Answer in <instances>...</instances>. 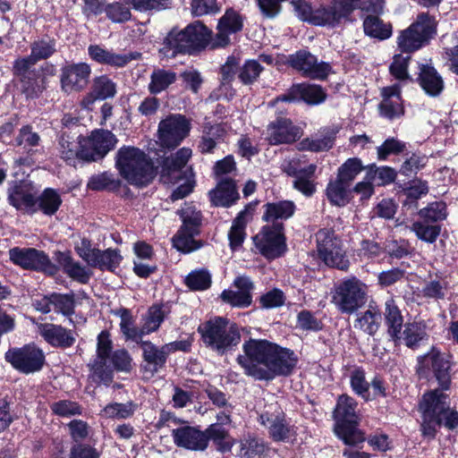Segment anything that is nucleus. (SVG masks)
<instances>
[{"mask_svg":"<svg viewBox=\"0 0 458 458\" xmlns=\"http://www.w3.org/2000/svg\"><path fill=\"white\" fill-rule=\"evenodd\" d=\"M115 165L124 180L139 187L148 185L156 174L150 158L135 147L120 148L116 153Z\"/></svg>","mask_w":458,"mask_h":458,"instance_id":"obj_2","label":"nucleus"},{"mask_svg":"<svg viewBox=\"0 0 458 458\" xmlns=\"http://www.w3.org/2000/svg\"><path fill=\"white\" fill-rule=\"evenodd\" d=\"M55 52V43L53 40H38L31 44L30 56L36 63L50 57Z\"/></svg>","mask_w":458,"mask_h":458,"instance_id":"obj_57","label":"nucleus"},{"mask_svg":"<svg viewBox=\"0 0 458 458\" xmlns=\"http://www.w3.org/2000/svg\"><path fill=\"white\" fill-rule=\"evenodd\" d=\"M91 67L87 63L70 64L61 69L60 83L64 93L80 92L89 83Z\"/></svg>","mask_w":458,"mask_h":458,"instance_id":"obj_19","label":"nucleus"},{"mask_svg":"<svg viewBox=\"0 0 458 458\" xmlns=\"http://www.w3.org/2000/svg\"><path fill=\"white\" fill-rule=\"evenodd\" d=\"M357 405L353 398L342 394L334 411L335 433L348 445H356L365 440L364 434L357 428L360 420Z\"/></svg>","mask_w":458,"mask_h":458,"instance_id":"obj_5","label":"nucleus"},{"mask_svg":"<svg viewBox=\"0 0 458 458\" xmlns=\"http://www.w3.org/2000/svg\"><path fill=\"white\" fill-rule=\"evenodd\" d=\"M90 267H98L101 270L114 271L120 265L123 257L118 250L106 249V250H97Z\"/></svg>","mask_w":458,"mask_h":458,"instance_id":"obj_37","label":"nucleus"},{"mask_svg":"<svg viewBox=\"0 0 458 458\" xmlns=\"http://www.w3.org/2000/svg\"><path fill=\"white\" fill-rule=\"evenodd\" d=\"M264 220L275 222L279 219L283 220L291 217L294 213L295 206L292 201L283 200L267 203L264 206Z\"/></svg>","mask_w":458,"mask_h":458,"instance_id":"obj_39","label":"nucleus"},{"mask_svg":"<svg viewBox=\"0 0 458 458\" xmlns=\"http://www.w3.org/2000/svg\"><path fill=\"white\" fill-rule=\"evenodd\" d=\"M244 354L237 357L245 374L259 380H271L290 374L297 359L289 349L281 348L267 340L250 339L243 346Z\"/></svg>","mask_w":458,"mask_h":458,"instance_id":"obj_1","label":"nucleus"},{"mask_svg":"<svg viewBox=\"0 0 458 458\" xmlns=\"http://www.w3.org/2000/svg\"><path fill=\"white\" fill-rule=\"evenodd\" d=\"M88 54L96 63L113 67H123L131 60L127 55L114 53L97 44L89 46Z\"/></svg>","mask_w":458,"mask_h":458,"instance_id":"obj_30","label":"nucleus"},{"mask_svg":"<svg viewBox=\"0 0 458 458\" xmlns=\"http://www.w3.org/2000/svg\"><path fill=\"white\" fill-rule=\"evenodd\" d=\"M107 361L96 360L91 366L93 379L105 385L110 384L113 380V370L107 365Z\"/></svg>","mask_w":458,"mask_h":458,"instance_id":"obj_59","label":"nucleus"},{"mask_svg":"<svg viewBox=\"0 0 458 458\" xmlns=\"http://www.w3.org/2000/svg\"><path fill=\"white\" fill-rule=\"evenodd\" d=\"M426 337V326L421 322H413L405 325L401 339L408 347L414 348Z\"/></svg>","mask_w":458,"mask_h":458,"instance_id":"obj_48","label":"nucleus"},{"mask_svg":"<svg viewBox=\"0 0 458 458\" xmlns=\"http://www.w3.org/2000/svg\"><path fill=\"white\" fill-rule=\"evenodd\" d=\"M9 201L17 209L27 212L37 210V200L33 194V189L30 183L20 182L14 185L9 192Z\"/></svg>","mask_w":458,"mask_h":458,"instance_id":"obj_28","label":"nucleus"},{"mask_svg":"<svg viewBox=\"0 0 458 458\" xmlns=\"http://www.w3.org/2000/svg\"><path fill=\"white\" fill-rule=\"evenodd\" d=\"M261 65L255 60L247 61L240 70L239 78L244 84L252 83L260 74Z\"/></svg>","mask_w":458,"mask_h":458,"instance_id":"obj_64","label":"nucleus"},{"mask_svg":"<svg viewBox=\"0 0 458 458\" xmlns=\"http://www.w3.org/2000/svg\"><path fill=\"white\" fill-rule=\"evenodd\" d=\"M91 89L100 100H104L115 96L116 84L106 75H101L93 80Z\"/></svg>","mask_w":458,"mask_h":458,"instance_id":"obj_52","label":"nucleus"},{"mask_svg":"<svg viewBox=\"0 0 458 458\" xmlns=\"http://www.w3.org/2000/svg\"><path fill=\"white\" fill-rule=\"evenodd\" d=\"M187 285L193 290H205L210 286L211 276L205 270L193 271L186 277Z\"/></svg>","mask_w":458,"mask_h":458,"instance_id":"obj_60","label":"nucleus"},{"mask_svg":"<svg viewBox=\"0 0 458 458\" xmlns=\"http://www.w3.org/2000/svg\"><path fill=\"white\" fill-rule=\"evenodd\" d=\"M446 399L447 395L438 389L429 391L423 395L420 404L423 416L421 424L423 435L434 437L437 428L442 425L441 413L446 408Z\"/></svg>","mask_w":458,"mask_h":458,"instance_id":"obj_10","label":"nucleus"},{"mask_svg":"<svg viewBox=\"0 0 458 458\" xmlns=\"http://www.w3.org/2000/svg\"><path fill=\"white\" fill-rule=\"evenodd\" d=\"M117 314L121 318L120 328L125 338L127 340L130 339L133 341H138L139 339H140L141 336L143 335L142 329L139 330L136 328L131 312L126 309H123L120 310L117 312Z\"/></svg>","mask_w":458,"mask_h":458,"instance_id":"obj_50","label":"nucleus"},{"mask_svg":"<svg viewBox=\"0 0 458 458\" xmlns=\"http://www.w3.org/2000/svg\"><path fill=\"white\" fill-rule=\"evenodd\" d=\"M363 28L366 35L381 40L392 35L391 25L384 23L377 16H367L363 21Z\"/></svg>","mask_w":458,"mask_h":458,"instance_id":"obj_43","label":"nucleus"},{"mask_svg":"<svg viewBox=\"0 0 458 458\" xmlns=\"http://www.w3.org/2000/svg\"><path fill=\"white\" fill-rule=\"evenodd\" d=\"M36 200L37 209L41 210L47 216L54 215L62 203L60 195L50 188L46 189Z\"/></svg>","mask_w":458,"mask_h":458,"instance_id":"obj_47","label":"nucleus"},{"mask_svg":"<svg viewBox=\"0 0 458 458\" xmlns=\"http://www.w3.org/2000/svg\"><path fill=\"white\" fill-rule=\"evenodd\" d=\"M380 321V311L377 308L369 306L365 312L358 316L354 321V327L373 335L377 331Z\"/></svg>","mask_w":458,"mask_h":458,"instance_id":"obj_41","label":"nucleus"},{"mask_svg":"<svg viewBox=\"0 0 458 458\" xmlns=\"http://www.w3.org/2000/svg\"><path fill=\"white\" fill-rule=\"evenodd\" d=\"M213 41L211 31L202 23L195 22L182 31L170 32L165 38L162 51L165 55L174 56L178 53L204 48L208 44L212 46Z\"/></svg>","mask_w":458,"mask_h":458,"instance_id":"obj_6","label":"nucleus"},{"mask_svg":"<svg viewBox=\"0 0 458 458\" xmlns=\"http://www.w3.org/2000/svg\"><path fill=\"white\" fill-rule=\"evenodd\" d=\"M436 26L434 17L425 13L419 14L417 20L398 36L399 49L407 54L420 49L436 34Z\"/></svg>","mask_w":458,"mask_h":458,"instance_id":"obj_8","label":"nucleus"},{"mask_svg":"<svg viewBox=\"0 0 458 458\" xmlns=\"http://www.w3.org/2000/svg\"><path fill=\"white\" fill-rule=\"evenodd\" d=\"M247 208L241 211L236 218L233 220L231 229L228 233V239L232 250L238 249L243 242L246 233L245 227L247 224L246 219Z\"/></svg>","mask_w":458,"mask_h":458,"instance_id":"obj_45","label":"nucleus"},{"mask_svg":"<svg viewBox=\"0 0 458 458\" xmlns=\"http://www.w3.org/2000/svg\"><path fill=\"white\" fill-rule=\"evenodd\" d=\"M164 317V312L160 307H150L142 328L143 335L156 331L163 322Z\"/></svg>","mask_w":458,"mask_h":458,"instance_id":"obj_63","label":"nucleus"},{"mask_svg":"<svg viewBox=\"0 0 458 458\" xmlns=\"http://www.w3.org/2000/svg\"><path fill=\"white\" fill-rule=\"evenodd\" d=\"M385 318L388 327V334L395 340H401L403 316L397 305L393 299H389L385 303Z\"/></svg>","mask_w":458,"mask_h":458,"instance_id":"obj_36","label":"nucleus"},{"mask_svg":"<svg viewBox=\"0 0 458 458\" xmlns=\"http://www.w3.org/2000/svg\"><path fill=\"white\" fill-rule=\"evenodd\" d=\"M326 195L332 205L344 207L349 203L351 198L350 184L336 177L328 182Z\"/></svg>","mask_w":458,"mask_h":458,"instance_id":"obj_35","label":"nucleus"},{"mask_svg":"<svg viewBox=\"0 0 458 458\" xmlns=\"http://www.w3.org/2000/svg\"><path fill=\"white\" fill-rule=\"evenodd\" d=\"M395 171L388 166L377 167L375 165L369 167L367 179L372 180L377 185H386L395 180Z\"/></svg>","mask_w":458,"mask_h":458,"instance_id":"obj_53","label":"nucleus"},{"mask_svg":"<svg viewBox=\"0 0 458 458\" xmlns=\"http://www.w3.org/2000/svg\"><path fill=\"white\" fill-rule=\"evenodd\" d=\"M288 63L293 69L311 79L323 80L331 72L329 64L325 62L318 63L315 55L305 50L291 55Z\"/></svg>","mask_w":458,"mask_h":458,"instance_id":"obj_20","label":"nucleus"},{"mask_svg":"<svg viewBox=\"0 0 458 458\" xmlns=\"http://www.w3.org/2000/svg\"><path fill=\"white\" fill-rule=\"evenodd\" d=\"M362 170L360 159L349 158L339 167L337 178L350 184Z\"/></svg>","mask_w":458,"mask_h":458,"instance_id":"obj_56","label":"nucleus"},{"mask_svg":"<svg viewBox=\"0 0 458 458\" xmlns=\"http://www.w3.org/2000/svg\"><path fill=\"white\" fill-rule=\"evenodd\" d=\"M367 301V285L356 277L344 280L335 289L332 302L342 313L352 314Z\"/></svg>","mask_w":458,"mask_h":458,"instance_id":"obj_9","label":"nucleus"},{"mask_svg":"<svg viewBox=\"0 0 458 458\" xmlns=\"http://www.w3.org/2000/svg\"><path fill=\"white\" fill-rule=\"evenodd\" d=\"M411 230L419 239L429 243L434 242L440 233V227L438 225H431L424 222L413 223Z\"/></svg>","mask_w":458,"mask_h":458,"instance_id":"obj_58","label":"nucleus"},{"mask_svg":"<svg viewBox=\"0 0 458 458\" xmlns=\"http://www.w3.org/2000/svg\"><path fill=\"white\" fill-rule=\"evenodd\" d=\"M191 148H182L174 155L163 160L160 177L164 183H176L183 180V182L171 195V199L174 201L185 198L194 189L195 181L191 171H182L191 158Z\"/></svg>","mask_w":458,"mask_h":458,"instance_id":"obj_4","label":"nucleus"},{"mask_svg":"<svg viewBox=\"0 0 458 458\" xmlns=\"http://www.w3.org/2000/svg\"><path fill=\"white\" fill-rule=\"evenodd\" d=\"M141 348L144 359V372L148 377H152L165 366L168 354L165 351L164 345L158 348L150 342L142 343Z\"/></svg>","mask_w":458,"mask_h":458,"instance_id":"obj_27","label":"nucleus"},{"mask_svg":"<svg viewBox=\"0 0 458 458\" xmlns=\"http://www.w3.org/2000/svg\"><path fill=\"white\" fill-rule=\"evenodd\" d=\"M317 251L323 262L332 267L345 270L349 267V260L343 250L342 241L334 232L327 229L319 230L316 234Z\"/></svg>","mask_w":458,"mask_h":458,"instance_id":"obj_11","label":"nucleus"},{"mask_svg":"<svg viewBox=\"0 0 458 458\" xmlns=\"http://www.w3.org/2000/svg\"><path fill=\"white\" fill-rule=\"evenodd\" d=\"M9 257L14 264L23 268L41 270L48 274H55L56 271L47 255L42 250L15 247L9 250Z\"/></svg>","mask_w":458,"mask_h":458,"instance_id":"obj_16","label":"nucleus"},{"mask_svg":"<svg viewBox=\"0 0 458 458\" xmlns=\"http://www.w3.org/2000/svg\"><path fill=\"white\" fill-rule=\"evenodd\" d=\"M383 100L379 105L380 113L383 116L394 119L403 114V105L400 97V87L394 84L382 89Z\"/></svg>","mask_w":458,"mask_h":458,"instance_id":"obj_29","label":"nucleus"},{"mask_svg":"<svg viewBox=\"0 0 458 458\" xmlns=\"http://www.w3.org/2000/svg\"><path fill=\"white\" fill-rule=\"evenodd\" d=\"M259 421L268 431L274 441H290L296 436V430L286 420L284 413L281 411H267L259 415Z\"/></svg>","mask_w":458,"mask_h":458,"instance_id":"obj_21","label":"nucleus"},{"mask_svg":"<svg viewBox=\"0 0 458 458\" xmlns=\"http://www.w3.org/2000/svg\"><path fill=\"white\" fill-rule=\"evenodd\" d=\"M292 4L301 20L319 26L335 27L352 13L335 0L330 6H322L317 9H313L307 0H292Z\"/></svg>","mask_w":458,"mask_h":458,"instance_id":"obj_7","label":"nucleus"},{"mask_svg":"<svg viewBox=\"0 0 458 458\" xmlns=\"http://www.w3.org/2000/svg\"><path fill=\"white\" fill-rule=\"evenodd\" d=\"M120 185V180L114 174L107 172L92 176L88 182V187L93 191H114Z\"/></svg>","mask_w":458,"mask_h":458,"instance_id":"obj_49","label":"nucleus"},{"mask_svg":"<svg viewBox=\"0 0 458 458\" xmlns=\"http://www.w3.org/2000/svg\"><path fill=\"white\" fill-rule=\"evenodd\" d=\"M134 411L135 405L132 403H114L106 405L102 410L101 416L113 419H127L134 413Z\"/></svg>","mask_w":458,"mask_h":458,"instance_id":"obj_55","label":"nucleus"},{"mask_svg":"<svg viewBox=\"0 0 458 458\" xmlns=\"http://www.w3.org/2000/svg\"><path fill=\"white\" fill-rule=\"evenodd\" d=\"M38 334L54 347L68 348L75 343L73 333L59 325L41 324L38 326Z\"/></svg>","mask_w":458,"mask_h":458,"instance_id":"obj_26","label":"nucleus"},{"mask_svg":"<svg viewBox=\"0 0 458 458\" xmlns=\"http://www.w3.org/2000/svg\"><path fill=\"white\" fill-rule=\"evenodd\" d=\"M239 447L237 456L240 458H264L268 451L263 440L252 437L242 438Z\"/></svg>","mask_w":458,"mask_h":458,"instance_id":"obj_40","label":"nucleus"},{"mask_svg":"<svg viewBox=\"0 0 458 458\" xmlns=\"http://www.w3.org/2000/svg\"><path fill=\"white\" fill-rule=\"evenodd\" d=\"M175 79L176 74L174 72L165 69H156L151 74L148 89L152 94H158L174 83Z\"/></svg>","mask_w":458,"mask_h":458,"instance_id":"obj_46","label":"nucleus"},{"mask_svg":"<svg viewBox=\"0 0 458 458\" xmlns=\"http://www.w3.org/2000/svg\"><path fill=\"white\" fill-rule=\"evenodd\" d=\"M56 261L62 267L64 272L73 280L86 284L91 276L89 270L75 261L69 252H57Z\"/></svg>","mask_w":458,"mask_h":458,"instance_id":"obj_32","label":"nucleus"},{"mask_svg":"<svg viewBox=\"0 0 458 458\" xmlns=\"http://www.w3.org/2000/svg\"><path fill=\"white\" fill-rule=\"evenodd\" d=\"M242 19L235 11L229 10L221 17L217 25V34L212 42V47H225L229 44L231 34L240 31Z\"/></svg>","mask_w":458,"mask_h":458,"instance_id":"obj_24","label":"nucleus"},{"mask_svg":"<svg viewBox=\"0 0 458 458\" xmlns=\"http://www.w3.org/2000/svg\"><path fill=\"white\" fill-rule=\"evenodd\" d=\"M207 446L208 441H212L218 452L226 453L231 451L234 445V439L229 432L219 424H211L205 430Z\"/></svg>","mask_w":458,"mask_h":458,"instance_id":"obj_34","label":"nucleus"},{"mask_svg":"<svg viewBox=\"0 0 458 458\" xmlns=\"http://www.w3.org/2000/svg\"><path fill=\"white\" fill-rule=\"evenodd\" d=\"M117 143L114 133L107 130H95L88 138L82 139L81 159L98 161L102 159Z\"/></svg>","mask_w":458,"mask_h":458,"instance_id":"obj_15","label":"nucleus"},{"mask_svg":"<svg viewBox=\"0 0 458 458\" xmlns=\"http://www.w3.org/2000/svg\"><path fill=\"white\" fill-rule=\"evenodd\" d=\"M326 97L327 95L320 86L301 83L293 85L287 93L270 101L267 106L275 107L281 103H290L300 100L310 105H318L325 101Z\"/></svg>","mask_w":458,"mask_h":458,"instance_id":"obj_17","label":"nucleus"},{"mask_svg":"<svg viewBox=\"0 0 458 458\" xmlns=\"http://www.w3.org/2000/svg\"><path fill=\"white\" fill-rule=\"evenodd\" d=\"M199 229L191 230V228H182L174 236V246L180 251L188 253L199 250L201 243L195 240V236L199 233Z\"/></svg>","mask_w":458,"mask_h":458,"instance_id":"obj_42","label":"nucleus"},{"mask_svg":"<svg viewBox=\"0 0 458 458\" xmlns=\"http://www.w3.org/2000/svg\"><path fill=\"white\" fill-rule=\"evenodd\" d=\"M190 121L182 114H171L158 124V140L163 148H176L189 134Z\"/></svg>","mask_w":458,"mask_h":458,"instance_id":"obj_13","label":"nucleus"},{"mask_svg":"<svg viewBox=\"0 0 458 458\" xmlns=\"http://www.w3.org/2000/svg\"><path fill=\"white\" fill-rule=\"evenodd\" d=\"M253 241L259 251L267 259L278 258L286 250L282 223L275 222L263 226Z\"/></svg>","mask_w":458,"mask_h":458,"instance_id":"obj_12","label":"nucleus"},{"mask_svg":"<svg viewBox=\"0 0 458 458\" xmlns=\"http://www.w3.org/2000/svg\"><path fill=\"white\" fill-rule=\"evenodd\" d=\"M418 81L424 92L430 97L438 96L444 89V81L436 69L430 65L420 66Z\"/></svg>","mask_w":458,"mask_h":458,"instance_id":"obj_31","label":"nucleus"},{"mask_svg":"<svg viewBox=\"0 0 458 458\" xmlns=\"http://www.w3.org/2000/svg\"><path fill=\"white\" fill-rule=\"evenodd\" d=\"M52 411L61 417H70L81 414L80 405L72 401L61 400L51 404Z\"/></svg>","mask_w":458,"mask_h":458,"instance_id":"obj_61","label":"nucleus"},{"mask_svg":"<svg viewBox=\"0 0 458 458\" xmlns=\"http://www.w3.org/2000/svg\"><path fill=\"white\" fill-rule=\"evenodd\" d=\"M59 153L61 157L66 162H74L77 158L81 159L82 140L68 134H62L59 140Z\"/></svg>","mask_w":458,"mask_h":458,"instance_id":"obj_38","label":"nucleus"},{"mask_svg":"<svg viewBox=\"0 0 458 458\" xmlns=\"http://www.w3.org/2000/svg\"><path fill=\"white\" fill-rule=\"evenodd\" d=\"M205 344L220 355L232 351L241 342L239 327L230 320L216 317L199 327Z\"/></svg>","mask_w":458,"mask_h":458,"instance_id":"obj_3","label":"nucleus"},{"mask_svg":"<svg viewBox=\"0 0 458 458\" xmlns=\"http://www.w3.org/2000/svg\"><path fill=\"white\" fill-rule=\"evenodd\" d=\"M211 202L215 206L229 207L239 199L235 183L233 180H222L216 189L209 191Z\"/></svg>","mask_w":458,"mask_h":458,"instance_id":"obj_33","label":"nucleus"},{"mask_svg":"<svg viewBox=\"0 0 458 458\" xmlns=\"http://www.w3.org/2000/svg\"><path fill=\"white\" fill-rule=\"evenodd\" d=\"M285 296L283 291L274 288L259 298V303L264 309H275L281 307L284 304Z\"/></svg>","mask_w":458,"mask_h":458,"instance_id":"obj_62","label":"nucleus"},{"mask_svg":"<svg viewBox=\"0 0 458 458\" xmlns=\"http://www.w3.org/2000/svg\"><path fill=\"white\" fill-rule=\"evenodd\" d=\"M317 165L310 164L307 165L302 174L295 177L293 188L307 197L312 196L316 191V184L313 180Z\"/></svg>","mask_w":458,"mask_h":458,"instance_id":"obj_44","label":"nucleus"},{"mask_svg":"<svg viewBox=\"0 0 458 458\" xmlns=\"http://www.w3.org/2000/svg\"><path fill=\"white\" fill-rule=\"evenodd\" d=\"M180 217L182 221V228H191V230L199 229L201 223V214L191 203H185L179 210Z\"/></svg>","mask_w":458,"mask_h":458,"instance_id":"obj_54","label":"nucleus"},{"mask_svg":"<svg viewBox=\"0 0 458 458\" xmlns=\"http://www.w3.org/2000/svg\"><path fill=\"white\" fill-rule=\"evenodd\" d=\"M233 285L236 290H224L220 295L222 301L233 307H249L252 302L251 291L254 288L251 280L247 276H238L234 279Z\"/></svg>","mask_w":458,"mask_h":458,"instance_id":"obj_22","label":"nucleus"},{"mask_svg":"<svg viewBox=\"0 0 458 458\" xmlns=\"http://www.w3.org/2000/svg\"><path fill=\"white\" fill-rule=\"evenodd\" d=\"M5 359L14 369L25 374L39 371L45 363L44 352L33 344L9 350Z\"/></svg>","mask_w":458,"mask_h":458,"instance_id":"obj_14","label":"nucleus"},{"mask_svg":"<svg viewBox=\"0 0 458 458\" xmlns=\"http://www.w3.org/2000/svg\"><path fill=\"white\" fill-rule=\"evenodd\" d=\"M74 307L73 293H52V310L55 312L60 313L65 317H70L74 313Z\"/></svg>","mask_w":458,"mask_h":458,"instance_id":"obj_51","label":"nucleus"},{"mask_svg":"<svg viewBox=\"0 0 458 458\" xmlns=\"http://www.w3.org/2000/svg\"><path fill=\"white\" fill-rule=\"evenodd\" d=\"M450 364L445 354L432 348L427 354L419 358V372L432 371L442 390L450 385Z\"/></svg>","mask_w":458,"mask_h":458,"instance_id":"obj_18","label":"nucleus"},{"mask_svg":"<svg viewBox=\"0 0 458 458\" xmlns=\"http://www.w3.org/2000/svg\"><path fill=\"white\" fill-rule=\"evenodd\" d=\"M299 137V130L286 118H278L267 127V140L272 145L286 144Z\"/></svg>","mask_w":458,"mask_h":458,"instance_id":"obj_25","label":"nucleus"},{"mask_svg":"<svg viewBox=\"0 0 458 458\" xmlns=\"http://www.w3.org/2000/svg\"><path fill=\"white\" fill-rule=\"evenodd\" d=\"M174 444L191 451H204L207 449V438L205 431H200L194 427L184 426L172 431Z\"/></svg>","mask_w":458,"mask_h":458,"instance_id":"obj_23","label":"nucleus"}]
</instances>
